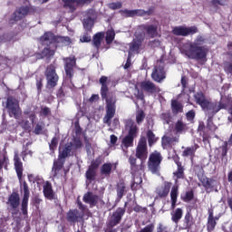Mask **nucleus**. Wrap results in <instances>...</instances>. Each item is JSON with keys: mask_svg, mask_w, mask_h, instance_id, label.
<instances>
[{"mask_svg": "<svg viewBox=\"0 0 232 232\" xmlns=\"http://www.w3.org/2000/svg\"><path fill=\"white\" fill-rule=\"evenodd\" d=\"M99 82L102 85L100 90L101 97L106 102V114L103 117V123L111 126V120L115 117L117 97L110 92L107 76H102Z\"/></svg>", "mask_w": 232, "mask_h": 232, "instance_id": "obj_1", "label": "nucleus"}, {"mask_svg": "<svg viewBox=\"0 0 232 232\" xmlns=\"http://www.w3.org/2000/svg\"><path fill=\"white\" fill-rule=\"evenodd\" d=\"M148 160V139L141 136L136 147L135 156L130 155L129 157V163L130 165V173L132 176L140 174V171H144V163Z\"/></svg>", "mask_w": 232, "mask_h": 232, "instance_id": "obj_2", "label": "nucleus"}, {"mask_svg": "<svg viewBox=\"0 0 232 232\" xmlns=\"http://www.w3.org/2000/svg\"><path fill=\"white\" fill-rule=\"evenodd\" d=\"M14 166L16 171V175L18 177V180L20 182V191L24 192L22 200H21V211L24 218H28V202L30 201V187L26 180H23V171L24 169L23 168V161H21V158L19 157V153L17 151L14 152Z\"/></svg>", "mask_w": 232, "mask_h": 232, "instance_id": "obj_3", "label": "nucleus"}, {"mask_svg": "<svg viewBox=\"0 0 232 232\" xmlns=\"http://www.w3.org/2000/svg\"><path fill=\"white\" fill-rule=\"evenodd\" d=\"M205 43L206 38L202 35H198L194 42L188 44V48L185 51L187 57L194 61H204L209 53V49L202 45Z\"/></svg>", "mask_w": 232, "mask_h": 232, "instance_id": "obj_4", "label": "nucleus"}, {"mask_svg": "<svg viewBox=\"0 0 232 232\" xmlns=\"http://www.w3.org/2000/svg\"><path fill=\"white\" fill-rule=\"evenodd\" d=\"M194 99L196 101V104H198V106H200V108H202V110H204L205 111L218 113L220 110H227V108H229V104L224 102H209L206 98V94H204V92H196L194 94Z\"/></svg>", "mask_w": 232, "mask_h": 232, "instance_id": "obj_5", "label": "nucleus"}, {"mask_svg": "<svg viewBox=\"0 0 232 232\" xmlns=\"http://www.w3.org/2000/svg\"><path fill=\"white\" fill-rule=\"evenodd\" d=\"M5 204L7 206V210L11 213L13 220L15 222L21 220L19 215H23V212L21 211V196L19 195V192L13 191L7 197Z\"/></svg>", "mask_w": 232, "mask_h": 232, "instance_id": "obj_6", "label": "nucleus"}, {"mask_svg": "<svg viewBox=\"0 0 232 232\" xmlns=\"http://www.w3.org/2000/svg\"><path fill=\"white\" fill-rule=\"evenodd\" d=\"M42 44H53V48L57 46H70L72 44V38L69 36H57L52 32H45L44 35L40 37Z\"/></svg>", "mask_w": 232, "mask_h": 232, "instance_id": "obj_7", "label": "nucleus"}, {"mask_svg": "<svg viewBox=\"0 0 232 232\" xmlns=\"http://www.w3.org/2000/svg\"><path fill=\"white\" fill-rule=\"evenodd\" d=\"M125 130H129L128 135H126L122 140L121 144L124 148H131L133 146V140H135L137 134L139 133V127L133 120H127L125 121Z\"/></svg>", "mask_w": 232, "mask_h": 232, "instance_id": "obj_8", "label": "nucleus"}, {"mask_svg": "<svg viewBox=\"0 0 232 232\" xmlns=\"http://www.w3.org/2000/svg\"><path fill=\"white\" fill-rule=\"evenodd\" d=\"M162 160H164V158L162 157V153H160V151L154 150L150 154L147 166L149 171H150L152 175L160 174V165L162 164Z\"/></svg>", "mask_w": 232, "mask_h": 232, "instance_id": "obj_9", "label": "nucleus"}, {"mask_svg": "<svg viewBox=\"0 0 232 232\" xmlns=\"http://www.w3.org/2000/svg\"><path fill=\"white\" fill-rule=\"evenodd\" d=\"M82 148V141L81 140L74 139V142L65 143L60 150L58 155L63 159H68L69 157H73L77 152V150Z\"/></svg>", "mask_w": 232, "mask_h": 232, "instance_id": "obj_10", "label": "nucleus"}, {"mask_svg": "<svg viewBox=\"0 0 232 232\" xmlns=\"http://www.w3.org/2000/svg\"><path fill=\"white\" fill-rule=\"evenodd\" d=\"M5 110H7L9 117H13L16 120L20 119L21 115H23V111L19 106V100L12 95L8 96L6 99Z\"/></svg>", "mask_w": 232, "mask_h": 232, "instance_id": "obj_11", "label": "nucleus"}, {"mask_svg": "<svg viewBox=\"0 0 232 232\" xmlns=\"http://www.w3.org/2000/svg\"><path fill=\"white\" fill-rule=\"evenodd\" d=\"M44 76L46 79V87L52 90L57 86L59 82V74H57V67L55 64L51 63L47 65L44 71Z\"/></svg>", "mask_w": 232, "mask_h": 232, "instance_id": "obj_12", "label": "nucleus"}, {"mask_svg": "<svg viewBox=\"0 0 232 232\" xmlns=\"http://www.w3.org/2000/svg\"><path fill=\"white\" fill-rule=\"evenodd\" d=\"M63 63L65 75L69 81H72V79H73V75H75V70H73V68L77 66V58L75 55L65 57L63 58Z\"/></svg>", "mask_w": 232, "mask_h": 232, "instance_id": "obj_13", "label": "nucleus"}, {"mask_svg": "<svg viewBox=\"0 0 232 232\" xmlns=\"http://www.w3.org/2000/svg\"><path fill=\"white\" fill-rule=\"evenodd\" d=\"M172 34L173 35L188 37V35H195V34H198V28L197 26L186 27L184 25H179L173 28Z\"/></svg>", "mask_w": 232, "mask_h": 232, "instance_id": "obj_14", "label": "nucleus"}, {"mask_svg": "<svg viewBox=\"0 0 232 232\" xmlns=\"http://www.w3.org/2000/svg\"><path fill=\"white\" fill-rule=\"evenodd\" d=\"M140 86L142 92H145V93H148L149 95H154L155 93L160 92V87L157 86L153 82L150 80L140 82Z\"/></svg>", "mask_w": 232, "mask_h": 232, "instance_id": "obj_15", "label": "nucleus"}, {"mask_svg": "<svg viewBox=\"0 0 232 232\" xmlns=\"http://www.w3.org/2000/svg\"><path fill=\"white\" fill-rule=\"evenodd\" d=\"M126 206H128V203L125 202L124 208H118L116 211L112 213L107 222H110L114 226H119V224H121L122 220V217H124V215L126 214Z\"/></svg>", "mask_w": 232, "mask_h": 232, "instance_id": "obj_16", "label": "nucleus"}, {"mask_svg": "<svg viewBox=\"0 0 232 232\" xmlns=\"http://www.w3.org/2000/svg\"><path fill=\"white\" fill-rule=\"evenodd\" d=\"M88 0H62L63 3V6L65 10H68L70 14H73L75 10H77V6H81V5H85Z\"/></svg>", "mask_w": 232, "mask_h": 232, "instance_id": "obj_17", "label": "nucleus"}, {"mask_svg": "<svg viewBox=\"0 0 232 232\" xmlns=\"http://www.w3.org/2000/svg\"><path fill=\"white\" fill-rule=\"evenodd\" d=\"M84 218V213H81L79 209H70L66 214V220L69 224H77L80 220Z\"/></svg>", "mask_w": 232, "mask_h": 232, "instance_id": "obj_18", "label": "nucleus"}, {"mask_svg": "<svg viewBox=\"0 0 232 232\" xmlns=\"http://www.w3.org/2000/svg\"><path fill=\"white\" fill-rule=\"evenodd\" d=\"M82 201L85 204H89L90 208H95L99 202H102V198L99 195L93 194L92 191H88L83 195Z\"/></svg>", "mask_w": 232, "mask_h": 232, "instance_id": "obj_19", "label": "nucleus"}, {"mask_svg": "<svg viewBox=\"0 0 232 232\" xmlns=\"http://www.w3.org/2000/svg\"><path fill=\"white\" fill-rule=\"evenodd\" d=\"M43 44H44L46 47H44L41 53H36L37 59H44V57L50 59V57H53V55H55V50H57V48H53V44H50V42Z\"/></svg>", "mask_w": 232, "mask_h": 232, "instance_id": "obj_20", "label": "nucleus"}, {"mask_svg": "<svg viewBox=\"0 0 232 232\" xmlns=\"http://www.w3.org/2000/svg\"><path fill=\"white\" fill-rule=\"evenodd\" d=\"M139 30L145 32L150 39H155L159 35V27L155 24H141L139 25Z\"/></svg>", "mask_w": 232, "mask_h": 232, "instance_id": "obj_21", "label": "nucleus"}, {"mask_svg": "<svg viewBox=\"0 0 232 232\" xmlns=\"http://www.w3.org/2000/svg\"><path fill=\"white\" fill-rule=\"evenodd\" d=\"M151 79L155 82H162V81L166 79V71L164 70V66H155L151 73Z\"/></svg>", "mask_w": 232, "mask_h": 232, "instance_id": "obj_22", "label": "nucleus"}, {"mask_svg": "<svg viewBox=\"0 0 232 232\" xmlns=\"http://www.w3.org/2000/svg\"><path fill=\"white\" fill-rule=\"evenodd\" d=\"M144 37H146V33H143L142 34L136 36V39H134L130 44L129 53H130V52H132L133 53H139L140 46H142V43H144Z\"/></svg>", "mask_w": 232, "mask_h": 232, "instance_id": "obj_23", "label": "nucleus"}, {"mask_svg": "<svg viewBox=\"0 0 232 232\" xmlns=\"http://www.w3.org/2000/svg\"><path fill=\"white\" fill-rule=\"evenodd\" d=\"M174 162L177 165V170L173 172V175L175 177V182L178 183L179 180L185 179V169L184 166H182V161L180 160V158L179 156L174 158Z\"/></svg>", "mask_w": 232, "mask_h": 232, "instance_id": "obj_24", "label": "nucleus"}, {"mask_svg": "<svg viewBox=\"0 0 232 232\" xmlns=\"http://www.w3.org/2000/svg\"><path fill=\"white\" fill-rule=\"evenodd\" d=\"M171 186H173V183L165 181L163 186L156 188V194L160 198H166L169 195V191H171Z\"/></svg>", "mask_w": 232, "mask_h": 232, "instance_id": "obj_25", "label": "nucleus"}, {"mask_svg": "<svg viewBox=\"0 0 232 232\" xmlns=\"http://www.w3.org/2000/svg\"><path fill=\"white\" fill-rule=\"evenodd\" d=\"M66 163V160L62 158V156L58 155V159L53 160L52 171L53 173V177H57L61 173V169L64 168V164Z\"/></svg>", "mask_w": 232, "mask_h": 232, "instance_id": "obj_26", "label": "nucleus"}, {"mask_svg": "<svg viewBox=\"0 0 232 232\" xmlns=\"http://www.w3.org/2000/svg\"><path fill=\"white\" fill-rule=\"evenodd\" d=\"M199 182H201L207 193H211L215 189V184L217 183V180L205 176L203 179H199Z\"/></svg>", "mask_w": 232, "mask_h": 232, "instance_id": "obj_27", "label": "nucleus"}, {"mask_svg": "<svg viewBox=\"0 0 232 232\" xmlns=\"http://www.w3.org/2000/svg\"><path fill=\"white\" fill-rule=\"evenodd\" d=\"M43 193L47 200H55V192H53V187L50 181H46L44 185Z\"/></svg>", "mask_w": 232, "mask_h": 232, "instance_id": "obj_28", "label": "nucleus"}, {"mask_svg": "<svg viewBox=\"0 0 232 232\" xmlns=\"http://www.w3.org/2000/svg\"><path fill=\"white\" fill-rule=\"evenodd\" d=\"M217 220L218 218L214 216L213 208L208 209V218L207 222V231L212 232L215 231V227H217Z\"/></svg>", "mask_w": 232, "mask_h": 232, "instance_id": "obj_29", "label": "nucleus"}, {"mask_svg": "<svg viewBox=\"0 0 232 232\" xmlns=\"http://www.w3.org/2000/svg\"><path fill=\"white\" fill-rule=\"evenodd\" d=\"M119 14L123 17H135V15H140L141 17L146 15V11L142 9H135V10H120Z\"/></svg>", "mask_w": 232, "mask_h": 232, "instance_id": "obj_30", "label": "nucleus"}, {"mask_svg": "<svg viewBox=\"0 0 232 232\" xmlns=\"http://www.w3.org/2000/svg\"><path fill=\"white\" fill-rule=\"evenodd\" d=\"M194 225H195V221L193 220V215L191 214V212H187L183 218V224L181 226V229L189 231V229H192Z\"/></svg>", "mask_w": 232, "mask_h": 232, "instance_id": "obj_31", "label": "nucleus"}, {"mask_svg": "<svg viewBox=\"0 0 232 232\" xmlns=\"http://www.w3.org/2000/svg\"><path fill=\"white\" fill-rule=\"evenodd\" d=\"M197 150H198V144H195L191 147H187L182 151V157H189L191 162H193V160H195V153H197Z\"/></svg>", "mask_w": 232, "mask_h": 232, "instance_id": "obj_32", "label": "nucleus"}, {"mask_svg": "<svg viewBox=\"0 0 232 232\" xmlns=\"http://www.w3.org/2000/svg\"><path fill=\"white\" fill-rule=\"evenodd\" d=\"M170 108L173 115H179V113L184 112V105H182V102L178 100L171 101Z\"/></svg>", "mask_w": 232, "mask_h": 232, "instance_id": "obj_33", "label": "nucleus"}, {"mask_svg": "<svg viewBox=\"0 0 232 232\" xmlns=\"http://www.w3.org/2000/svg\"><path fill=\"white\" fill-rule=\"evenodd\" d=\"M178 198H179V186L174 185L170 190L171 209H175V208H177Z\"/></svg>", "mask_w": 232, "mask_h": 232, "instance_id": "obj_34", "label": "nucleus"}, {"mask_svg": "<svg viewBox=\"0 0 232 232\" xmlns=\"http://www.w3.org/2000/svg\"><path fill=\"white\" fill-rule=\"evenodd\" d=\"M116 191H117V197L119 200L124 197V194L126 193V183L124 182V179H120L119 182L116 185Z\"/></svg>", "mask_w": 232, "mask_h": 232, "instance_id": "obj_35", "label": "nucleus"}, {"mask_svg": "<svg viewBox=\"0 0 232 232\" xmlns=\"http://www.w3.org/2000/svg\"><path fill=\"white\" fill-rule=\"evenodd\" d=\"M104 39V33H97L92 38V46L96 48V51L101 50V44H102V40Z\"/></svg>", "mask_w": 232, "mask_h": 232, "instance_id": "obj_36", "label": "nucleus"}, {"mask_svg": "<svg viewBox=\"0 0 232 232\" xmlns=\"http://www.w3.org/2000/svg\"><path fill=\"white\" fill-rule=\"evenodd\" d=\"M28 12H30V7L28 6H21L18 9H16L14 13L15 15V19H24V17H26L28 15Z\"/></svg>", "mask_w": 232, "mask_h": 232, "instance_id": "obj_37", "label": "nucleus"}, {"mask_svg": "<svg viewBox=\"0 0 232 232\" xmlns=\"http://www.w3.org/2000/svg\"><path fill=\"white\" fill-rule=\"evenodd\" d=\"M111 169H113V164L111 162L104 163L100 169V173L102 177H110L111 175Z\"/></svg>", "mask_w": 232, "mask_h": 232, "instance_id": "obj_38", "label": "nucleus"}, {"mask_svg": "<svg viewBox=\"0 0 232 232\" xmlns=\"http://www.w3.org/2000/svg\"><path fill=\"white\" fill-rule=\"evenodd\" d=\"M184 215V210L180 208L175 209L173 213H171V220L174 224H178L180 222L182 217Z\"/></svg>", "mask_w": 232, "mask_h": 232, "instance_id": "obj_39", "label": "nucleus"}, {"mask_svg": "<svg viewBox=\"0 0 232 232\" xmlns=\"http://www.w3.org/2000/svg\"><path fill=\"white\" fill-rule=\"evenodd\" d=\"M180 198L183 202H186V203L191 202V200L195 199V190L190 189L186 191L184 194L180 196Z\"/></svg>", "mask_w": 232, "mask_h": 232, "instance_id": "obj_40", "label": "nucleus"}, {"mask_svg": "<svg viewBox=\"0 0 232 232\" xmlns=\"http://www.w3.org/2000/svg\"><path fill=\"white\" fill-rule=\"evenodd\" d=\"M85 179H87L89 182H93L95 179H97V170L89 167L85 172Z\"/></svg>", "mask_w": 232, "mask_h": 232, "instance_id": "obj_41", "label": "nucleus"}, {"mask_svg": "<svg viewBox=\"0 0 232 232\" xmlns=\"http://www.w3.org/2000/svg\"><path fill=\"white\" fill-rule=\"evenodd\" d=\"M82 24L85 32H92L93 26L95 25V20L84 18Z\"/></svg>", "mask_w": 232, "mask_h": 232, "instance_id": "obj_42", "label": "nucleus"}, {"mask_svg": "<svg viewBox=\"0 0 232 232\" xmlns=\"http://www.w3.org/2000/svg\"><path fill=\"white\" fill-rule=\"evenodd\" d=\"M193 171L195 175H197L198 180H201V179L206 177V175L204 174V168L202 167V165H194Z\"/></svg>", "mask_w": 232, "mask_h": 232, "instance_id": "obj_43", "label": "nucleus"}, {"mask_svg": "<svg viewBox=\"0 0 232 232\" xmlns=\"http://www.w3.org/2000/svg\"><path fill=\"white\" fill-rule=\"evenodd\" d=\"M147 139L150 148H151V146L157 142V137H155V133H153V130H147Z\"/></svg>", "mask_w": 232, "mask_h": 232, "instance_id": "obj_44", "label": "nucleus"}, {"mask_svg": "<svg viewBox=\"0 0 232 232\" xmlns=\"http://www.w3.org/2000/svg\"><path fill=\"white\" fill-rule=\"evenodd\" d=\"M57 146H59V137L54 136L51 142L49 143V150L52 153H55V150H57Z\"/></svg>", "mask_w": 232, "mask_h": 232, "instance_id": "obj_45", "label": "nucleus"}, {"mask_svg": "<svg viewBox=\"0 0 232 232\" xmlns=\"http://www.w3.org/2000/svg\"><path fill=\"white\" fill-rule=\"evenodd\" d=\"M102 164V159L101 158V156H99L98 158L91 161V165L89 166V168H91L92 169L97 170L99 169V166H101Z\"/></svg>", "mask_w": 232, "mask_h": 232, "instance_id": "obj_46", "label": "nucleus"}, {"mask_svg": "<svg viewBox=\"0 0 232 232\" xmlns=\"http://www.w3.org/2000/svg\"><path fill=\"white\" fill-rule=\"evenodd\" d=\"M228 144V141H225L223 145L219 147L222 160H224L225 157H227V151H229V148H227Z\"/></svg>", "mask_w": 232, "mask_h": 232, "instance_id": "obj_47", "label": "nucleus"}, {"mask_svg": "<svg viewBox=\"0 0 232 232\" xmlns=\"http://www.w3.org/2000/svg\"><path fill=\"white\" fill-rule=\"evenodd\" d=\"M173 142H179V140L174 137H163L162 138V146H171V144H173Z\"/></svg>", "mask_w": 232, "mask_h": 232, "instance_id": "obj_48", "label": "nucleus"}, {"mask_svg": "<svg viewBox=\"0 0 232 232\" xmlns=\"http://www.w3.org/2000/svg\"><path fill=\"white\" fill-rule=\"evenodd\" d=\"M144 119H146V113L142 110H138L136 112V122L137 124H140L144 122Z\"/></svg>", "mask_w": 232, "mask_h": 232, "instance_id": "obj_49", "label": "nucleus"}, {"mask_svg": "<svg viewBox=\"0 0 232 232\" xmlns=\"http://www.w3.org/2000/svg\"><path fill=\"white\" fill-rule=\"evenodd\" d=\"M114 39H115V31L113 30L107 31L106 37H105V41L107 44H111Z\"/></svg>", "mask_w": 232, "mask_h": 232, "instance_id": "obj_50", "label": "nucleus"}, {"mask_svg": "<svg viewBox=\"0 0 232 232\" xmlns=\"http://www.w3.org/2000/svg\"><path fill=\"white\" fill-rule=\"evenodd\" d=\"M44 81V78L43 76H36V88L38 95L41 94V92H43Z\"/></svg>", "mask_w": 232, "mask_h": 232, "instance_id": "obj_51", "label": "nucleus"}, {"mask_svg": "<svg viewBox=\"0 0 232 232\" xmlns=\"http://www.w3.org/2000/svg\"><path fill=\"white\" fill-rule=\"evenodd\" d=\"M186 130V123L181 120H179L175 124V130L177 133H181V131Z\"/></svg>", "mask_w": 232, "mask_h": 232, "instance_id": "obj_52", "label": "nucleus"}, {"mask_svg": "<svg viewBox=\"0 0 232 232\" xmlns=\"http://www.w3.org/2000/svg\"><path fill=\"white\" fill-rule=\"evenodd\" d=\"M116 225L113 223H110L109 221L106 222L105 227H103V232H117L119 228H115Z\"/></svg>", "mask_w": 232, "mask_h": 232, "instance_id": "obj_53", "label": "nucleus"}, {"mask_svg": "<svg viewBox=\"0 0 232 232\" xmlns=\"http://www.w3.org/2000/svg\"><path fill=\"white\" fill-rule=\"evenodd\" d=\"M138 179L137 181H133L132 184L130 185V188L132 191H137L139 188H141L140 184H142V178L141 177H136Z\"/></svg>", "mask_w": 232, "mask_h": 232, "instance_id": "obj_54", "label": "nucleus"}, {"mask_svg": "<svg viewBox=\"0 0 232 232\" xmlns=\"http://www.w3.org/2000/svg\"><path fill=\"white\" fill-rule=\"evenodd\" d=\"M85 19H92V21H95V19H97V12L95 9L87 10Z\"/></svg>", "mask_w": 232, "mask_h": 232, "instance_id": "obj_55", "label": "nucleus"}, {"mask_svg": "<svg viewBox=\"0 0 232 232\" xmlns=\"http://www.w3.org/2000/svg\"><path fill=\"white\" fill-rule=\"evenodd\" d=\"M8 164H10V160L4 156L3 159H0V171L5 168V169H8Z\"/></svg>", "mask_w": 232, "mask_h": 232, "instance_id": "obj_56", "label": "nucleus"}, {"mask_svg": "<svg viewBox=\"0 0 232 232\" xmlns=\"http://www.w3.org/2000/svg\"><path fill=\"white\" fill-rule=\"evenodd\" d=\"M110 10H121L122 8V2H112L108 5Z\"/></svg>", "mask_w": 232, "mask_h": 232, "instance_id": "obj_57", "label": "nucleus"}, {"mask_svg": "<svg viewBox=\"0 0 232 232\" xmlns=\"http://www.w3.org/2000/svg\"><path fill=\"white\" fill-rule=\"evenodd\" d=\"M160 119L165 121L164 124H169V122H171V112L168 111L161 113Z\"/></svg>", "mask_w": 232, "mask_h": 232, "instance_id": "obj_58", "label": "nucleus"}, {"mask_svg": "<svg viewBox=\"0 0 232 232\" xmlns=\"http://www.w3.org/2000/svg\"><path fill=\"white\" fill-rule=\"evenodd\" d=\"M40 115L42 117H48V115H52V110L49 107H42Z\"/></svg>", "mask_w": 232, "mask_h": 232, "instance_id": "obj_59", "label": "nucleus"}, {"mask_svg": "<svg viewBox=\"0 0 232 232\" xmlns=\"http://www.w3.org/2000/svg\"><path fill=\"white\" fill-rule=\"evenodd\" d=\"M195 110H190L186 113V119L188 121V122H193V121H195Z\"/></svg>", "mask_w": 232, "mask_h": 232, "instance_id": "obj_60", "label": "nucleus"}, {"mask_svg": "<svg viewBox=\"0 0 232 232\" xmlns=\"http://www.w3.org/2000/svg\"><path fill=\"white\" fill-rule=\"evenodd\" d=\"M211 5H213V6H226L227 0H212Z\"/></svg>", "mask_w": 232, "mask_h": 232, "instance_id": "obj_61", "label": "nucleus"}, {"mask_svg": "<svg viewBox=\"0 0 232 232\" xmlns=\"http://www.w3.org/2000/svg\"><path fill=\"white\" fill-rule=\"evenodd\" d=\"M133 211H135V213H146L148 208L146 207H141L139 204H136L133 208Z\"/></svg>", "mask_w": 232, "mask_h": 232, "instance_id": "obj_62", "label": "nucleus"}, {"mask_svg": "<svg viewBox=\"0 0 232 232\" xmlns=\"http://www.w3.org/2000/svg\"><path fill=\"white\" fill-rule=\"evenodd\" d=\"M81 43H91L92 36L88 33H84L83 35L80 38Z\"/></svg>", "mask_w": 232, "mask_h": 232, "instance_id": "obj_63", "label": "nucleus"}, {"mask_svg": "<svg viewBox=\"0 0 232 232\" xmlns=\"http://www.w3.org/2000/svg\"><path fill=\"white\" fill-rule=\"evenodd\" d=\"M157 232H168V227L164 226L162 223H159Z\"/></svg>", "mask_w": 232, "mask_h": 232, "instance_id": "obj_64", "label": "nucleus"}]
</instances>
